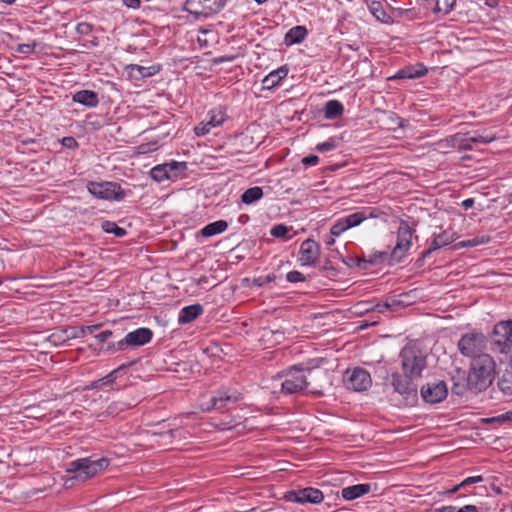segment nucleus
Returning a JSON list of instances; mask_svg holds the SVG:
<instances>
[{
	"mask_svg": "<svg viewBox=\"0 0 512 512\" xmlns=\"http://www.w3.org/2000/svg\"><path fill=\"white\" fill-rule=\"evenodd\" d=\"M204 309L201 304H193L183 307L178 315V323L180 325L188 324L197 319Z\"/></svg>",
	"mask_w": 512,
	"mask_h": 512,
	"instance_id": "nucleus-21",
	"label": "nucleus"
},
{
	"mask_svg": "<svg viewBox=\"0 0 512 512\" xmlns=\"http://www.w3.org/2000/svg\"><path fill=\"white\" fill-rule=\"evenodd\" d=\"M35 43L33 44H20L18 45L17 51L23 54L31 53L35 48Z\"/></svg>",
	"mask_w": 512,
	"mask_h": 512,
	"instance_id": "nucleus-47",
	"label": "nucleus"
},
{
	"mask_svg": "<svg viewBox=\"0 0 512 512\" xmlns=\"http://www.w3.org/2000/svg\"><path fill=\"white\" fill-rule=\"evenodd\" d=\"M441 147H453L458 150H471L472 145L468 143V133H456L447 137L439 143Z\"/></svg>",
	"mask_w": 512,
	"mask_h": 512,
	"instance_id": "nucleus-20",
	"label": "nucleus"
},
{
	"mask_svg": "<svg viewBox=\"0 0 512 512\" xmlns=\"http://www.w3.org/2000/svg\"><path fill=\"white\" fill-rule=\"evenodd\" d=\"M490 241H491L490 236H486V235L476 236L472 239L458 242L457 244H455L454 248L459 249V248H464V247H475L478 245L487 244Z\"/></svg>",
	"mask_w": 512,
	"mask_h": 512,
	"instance_id": "nucleus-34",
	"label": "nucleus"
},
{
	"mask_svg": "<svg viewBox=\"0 0 512 512\" xmlns=\"http://www.w3.org/2000/svg\"><path fill=\"white\" fill-rule=\"evenodd\" d=\"M123 367H118L117 369L113 370L112 372H110L108 375H106L105 377L95 381L92 385H91V388H97L99 386V384L101 385H108V384H112L115 380H116V377H117V373L122 370Z\"/></svg>",
	"mask_w": 512,
	"mask_h": 512,
	"instance_id": "nucleus-38",
	"label": "nucleus"
},
{
	"mask_svg": "<svg viewBox=\"0 0 512 512\" xmlns=\"http://www.w3.org/2000/svg\"><path fill=\"white\" fill-rule=\"evenodd\" d=\"M153 332L149 328H138L132 332H129L124 339L118 342V349H123L126 346H142L150 342L152 339Z\"/></svg>",
	"mask_w": 512,
	"mask_h": 512,
	"instance_id": "nucleus-16",
	"label": "nucleus"
},
{
	"mask_svg": "<svg viewBox=\"0 0 512 512\" xmlns=\"http://www.w3.org/2000/svg\"><path fill=\"white\" fill-rule=\"evenodd\" d=\"M402 368L411 378H419L426 368V356L414 346H406L400 353Z\"/></svg>",
	"mask_w": 512,
	"mask_h": 512,
	"instance_id": "nucleus-3",
	"label": "nucleus"
},
{
	"mask_svg": "<svg viewBox=\"0 0 512 512\" xmlns=\"http://www.w3.org/2000/svg\"><path fill=\"white\" fill-rule=\"evenodd\" d=\"M307 35V29L304 26H295L291 28L285 35V43L292 45L301 43Z\"/></svg>",
	"mask_w": 512,
	"mask_h": 512,
	"instance_id": "nucleus-28",
	"label": "nucleus"
},
{
	"mask_svg": "<svg viewBox=\"0 0 512 512\" xmlns=\"http://www.w3.org/2000/svg\"><path fill=\"white\" fill-rule=\"evenodd\" d=\"M347 229L344 220L341 218L331 227L330 232L333 236H339Z\"/></svg>",
	"mask_w": 512,
	"mask_h": 512,
	"instance_id": "nucleus-41",
	"label": "nucleus"
},
{
	"mask_svg": "<svg viewBox=\"0 0 512 512\" xmlns=\"http://www.w3.org/2000/svg\"><path fill=\"white\" fill-rule=\"evenodd\" d=\"M493 344L499 352L509 353L512 349V321H502L494 327Z\"/></svg>",
	"mask_w": 512,
	"mask_h": 512,
	"instance_id": "nucleus-11",
	"label": "nucleus"
},
{
	"mask_svg": "<svg viewBox=\"0 0 512 512\" xmlns=\"http://www.w3.org/2000/svg\"><path fill=\"white\" fill-rule=\"evenodd\" d=\"M334 242H335V240H334L333 238H330V239L326 242V244H327V245H332V244H334Z\"/></svg>",
	"mask_w": 512,
	"mask_h": 512,
	"instance_id": "nucleus-63",
	"label": "nucleus"
},
{
	"mask_svg": "<svg viewBox=\"0 0 512 512\" xmlns=\"http://www.w3.org/2000/svg\"><path fill=\"white\" fill-rule=\"evenodd\" d=\"M416 300L417 296L413 293V290H409L398 295L388 296L385 302L383 304H378L377 307L379 308V312H383L384 309L398 311L414 304Z\"/></svg>",
	"mask_w": 512,
	"mask_h": 512,
	"instance_id": "nucleus-14",
	"label": "nucleus"
},
{
	"mask_svg": "<svg viewBox=\"0 0 512 512\" xmlns=\"http://www.w3.org/2000/svg\"><path fill=\"white\" fill-rule=\"evenodd\" d=\"M487 422L488 423H493V422H497V423L512 422V409L510 411H507L505 413H502L500 415H497V416H494V417H491V418L487 419Z\"/></svg>",
	"mask_w": 512,
	"mask_h": 512,
	"instance_id": "nucleus-39",
	"label": "nucleus"
},
{
	"mask_svg": "<svg viewBox=\"0 0 512 512\" xmlns=\"http://www.w3.org/2000/svg\"><path fill=\"white\" fill-rule=\"evenodd\" d=\"M227 228L228 223L225 220H218L202 228L200 234L203 237H211L224 232Z\"/></svg>",
	"mask_w": 512,
	"mask_h": 512,
	"instance_id": "nucleus-30",
	"label": "nucleus"
},
{
	"mask_svg": "<svg viewBox=\"0 0 512 512\" xmlns=\"http://www.w3.org/2000/svg\"><path fill=\"white\" fill-rule=\"evenodd\" d=\"M448 394L447 385L444 381L427 383L421 388V396L427 403L435 404L443 401Z\"/></svg>",
	"mask_w": 512,
	"mask_h": 512,
	"instance_id": "nucleus-15",
	"label": "nucleus"
},
{
	"mask_svg": "<svg viewBox=\"0 0 512 512\" xmlns=\"http://www.w3.org/2000/svg\"><path fill=\"white\" fill-rule=\"evenodd\" d=\"M452 391L457 394V395H461L462 394V390L461 388L459 387V385H455L453 388H452Z\"/></svg>",
	"mask_w": 512,
	"mask_h": 512,
	"instance_id": "nucleus-59",
	"label": "nucleus"
},
{
	"mask_svg": "<svg viewBox=\"0 0 512 512\" xmlns=\"http://www.w3.org/2000/svg\"><path fill=\"white\" fill-rule=\"evenodd\" d=\"M263 196L262 188L255 186L247 189L242 195L241 200L245 204H252L260 200Z\"/></svg>",
	"mask_w": 512,
	"mask_h": 512,
	"instance_id": "nucleus-32",
	"label": "nucleus"
},
{
	"mask_svg": "<svg viewBox=\"0 0 512 512\" xmlns=\"http://www.w3.org/2000/svg\"><path fill=\"white\" fill-rule=\"evenodd\" d=\"M166 174H171V177H172V176H175V175H176V170H170V169H167V170H166Z\"/></svg>",
	"mask_w": 512,
	"mask_h": 512,
	"instance_id": "nucleus-62",
	"label": "nucleus"
},
{
	"mask_svg": "<svg viewBox=\"0 0 512 512\" xmlns=\"http://www.w3.org/2000/svg\"><path fill=\"white\" fill-rule=\"evenodd\" d=\"M226 119V114L222 109H214L210 112V118L207 122H201L194 128L197 136H204L210 132L212 128L218 127Z\"/></svg>",
	"mask_w": 512,
	"mask_h": 512,
	"instance_id": "nucleus-18",
	"label": "nucleus"
},
{
	"mask_svg": "<svg viewBox=\"0 0 512 512\" xmlns=\"http://www.w3.org/2000/svg\"><path fill=\"white\" fill-rule=\"evenodd\" d=\"M435 10L436 11H441V7L439 6V1H437V4H436V7H435Z\"/></svg>",
	"mask_w": 512,
	"mask_h": 512,
	"instance_id": "nucleus-64",
	"label": "nucleus"
},
{
	"mask_svg": "<svg viewBox=\"0 0 512 512\" xmlns=\"http://www.w3.org/2000/svg\"><path fill=\"white\" fill-rule=\"evenodd\" d=\"M495 368L496 364L489 354L477 357L471 362L467 387L474 392L486 390L494 380Z\"/></svg>",
	"mask_w": 512,
	"mask_h": 512,
	"instance_id": "nucleus-1",
	"label": "nucleus"
},
{
	"mask_svg": "<svg viewBox=\"0 0 512 512\" xmlns=\"http://www.w3.org/2000/svg\"><path fill=\"white\" fill-rule=\"evenodd\" d=\"M482 481H483V477L482 476H480V475L479 476H472V477H468L465 480H463L460 483V486L466 487L467 485L474 484V483H479V482H482Z\"/></svg>",
	"mask_w": 512,
	"mask_h": 512,
	"instance_id": "nucleus-46",
	"label": "nucleus"
},
{
	"mask_svg": "<svg viewBox=\"0 0 512 512\" xmlns=\"http://www.w3.org/2000/svg\"><path fill=\"white\" fill-rule=\"evenodd\" d=\"M457 238V234L451 230H445L439 234H434V239L431 246L423 251L422 257H428L433 251L440 249L441 247L447 246L454 242Z\"/></svg>",
	"mask_w": 512,
	"mask_h": 512,
	"instance_id": "nucleus-19",
	"label": "nucleus"
},
{
	"mask_svg": "<svg viewBox=\"0 0 512 512\" xmlns=\"http://www.w3.org/2000/svg\"><path fill=\"white\" fill-rule=\"evenodd\" d=\"M241 399V394L235 390L222 388L218 390L208 401L201 403L203 411H223L234 405Z\"/></svg>",
	"mask_w": 512,
	"mask_h": 512,
	"instance_id": "nucleus-5",
	"label": "nucleus"
},
{
	"mask_svg": "<svg viewBox=\"0 0 512 512\" xmlns=\"http://www.w3.org/2000/svg\"><path fill=\"white\" fill-rule=\"evenodd\" d=\"M344 383L348 389L361 392L367 390L372 385V379L365 369L358 367L352 371H346Z\"/></svg>",
	"mask_w": 512,
	"mask_h": 512,
	"instance_id": "nucleus-10",
	"label": "nucleus"
},
{
	"mask_svg": "<svg viewBox=\"0 0 512 512\" xmlns=\"http://www.w3.org/2000/svg\"><path fill=\"white\" fill-rule=\"evenodd\" d=\"M318 161L319 157L317 155H310L302 159V163L306 166L316 165Z\"/></svg>",
	"mask_w": 512,
	"mask_h": 512,
	"instance_id": "nucleus-49",
	"label": "nucleus"
},
{
	"mask_svg": "<svg viewBox=\"0 0 512 512\" xmlns=\"http://www.w3.org/2000/svg\"><path fill=\"white\" fill-rule=\"evenodd\" d=\"M461 488H464V486H460V484L454 486L451 490L448 491V493H456L458 490H460Z\"/></svg>",
	"mask_w": 512,
	"mask_h": 512,
	"instance_id": "nucleus-60",
	"label": "nucleus"
},
{
	"mask_svg": "<svg viewBox=\"0 0 512 512\" xmlns=\"http://www.w3.org/2000/svg\"><path fill=\"white\" fill-rule=\"evenodd\" d=\"M427 68L423 64H416L413 66H407L401 70H399L395 78L398 79H418L427 74Z\"/></svg>",
	"mask_w": 512,
	"mask_h": 512,
	"instance_id": "nucleus-23",
	"label": "nucleus"
},
{
	"mask_svg": "<svg viewBox=\"0 0 512 512\" xmlns=\"http://www.w3.org/2000/svg\"><path fill=\"white\" fill-rule=\"evenodd\" d=\"M288 74V69L286 67H280L277 70L272 71L262 80V85L264 89H272L279 84V82L285 78Z\"/></svg>",
	"mask_w": 512,
	"mask_h": 512,
	"instance_id": "nucleus-25",
	"label": "nucleus"
},
{
	"mask_svg": "<svg viewBox=\"0 0 512 512\" xmlns=\"http://www.w3.org/2000/svg\"><path fill=\"white\" fill-rule=\"evenodd\" d=\"M224 6L225 0H187L185 10L199 19L218 13Z\"/></svg>",
	"mask_w": 512,
	"mask_h": 512,
	"instance_id": "nucleus-6",
	"label": "nucleus"
},
{
	"mask_svg": "<svg viewBox=\"0 0 512 512\" xmlns=\"http://www.w3.org/2000/svg\"><path fill=\"white\" fill-rule=\"evenodd\" d=\"M412 241V229L406 223H401L397 231V242L390 256L395 262H401L409 250Z\"/></svg>",
	"mask_w": 512,
	"mask_h": 512,
	"instance_id": "nucleus-9",
	"label": "nucleus"
},
{
	"mask_svg": "<svg viewBox=\"0 0 512 512\" xmlns=\"http://www.w3.org/2000/svg\"><path fill=\"white\" fill-rule=\"evenodd\" d=\"M62 144H63V146L70 148V149L76 148L78 146V143L74 137H64L62 139Z\"/></svg>",
	"mask_w": 512,
	"mask_h": 512,
	"instance_id": "nucleus-48",
	"label": "nucleus"
},
{
	"mask_svg": "<svg viewBox=\"0 0 512 512\" xmlns=\"http://www.w3.org/2000/svg\"><path fill=\"white\" fill-rule=\"evenodd\" d=\"M386 255H387L386 252H378V253L371 255L369 257V259H366L364 257L357 258L355 260L356 266L360 269H368L369 265L378 263L380 260H382L384 257H386Z\"/></svg>",
	"mask_w": 512,
	"mask_h": 512,
	"instance_id": "nucleus-33",
	"label": "nucleus"
},
{
	"mask_svg": "<svg viewBox=\"0 0 512 512\" xmlns=\"http://www.w3.org/2000/svg\"><path fill=\"white\" fill-rule=\"evenodd\" d=\"M88 191L95 197L104 200H122L125 197L124 191L114 182H89Z\"/></svg>",
	"mask_w": 512,
	"mask_h": 512,
	"instance_id": "nucleus-8",
	"label": "nucleus"
},
{
	"mask_svg": "<svg viewBox=\"0 0 512 512\" xmlns=\"http://www.w3.org/2000/svg\"><path fill=\"white\" fill-rule=\"evenodd\" d=\"M113 335V332L111 330H104L98 334L95 335V338L99 343L106 342L109 338H111Z\"/></svg>",
	"mask_w": 512,
	"mask_h": 512,
	"instance_id": "nucleus-45",
	"label": "nucleus"
},
{
	"mask_svg": "<svg viewBox=\"0 0 512 512\" xmlns=\"http://www.w3.org/2000/svg\"><path fill=\"white\" fill-rule=\"evenodd\" d=\"M473 205H474V199H473V198L465 199V200L462 202V207H463L465 210H467V209L471 208Z\"/></svg>",
	"mask_w": 512,
	"mask_h": 512,
	"instance_id": "nucleus-56",
	"label": "nucleus"
},
{
	"mask_svg": "<svg viewBox=\"0 0 512 512\" xmlns=\"http://www.w3.org/2000/svg\"><path fill=\"white\" fill-rule=\"evenodd\" d=\"M15 1H16V0H0V2L5 3V4H8V5L13 4Z\"/></svg>",
	"mask_w": 512,
	"mask_h": 512,
	"instance_id": "nucleus-61",
	"label": "nucleus"
},
{
	"mask_svg": "<svg viewBox=\"0 0 512 512\" xmlns=\"http://www.w3.org/2000/svg\"><path fill=\"white\" fill-rule=\"evenodd\" d=\"M92 25L86 22H81L76 26V32L80 35H88L92 32Z\"/></svg>",
	"mask_w": 512,
	"mask_h": 512,
	"instance_id": "nucleus-44",
	"label": "nucleus"
},
{
	"mask_svg": "<svg viewBox=\"0 0 512 512\" xmlns=\"http://www.w3.org/2000/svg\"><path fill=\"white\" fill-rule=\"evenodd\" d=\"M101 325H89V326H81V327H68L63 330L67 339H75L85 336L86 334L94 333Z\"/></svg>",
	"mask_w": 512,
	"mask_h": 512,
	"instance_id": "nucleus-27",
	"label": "nucleus"
},
{
	"mask_svg": "<svg viewBox=\"0 0 512 512\" xmlns=\"http://www.w3.org/2000/svg\"><path fill=\"white\" fill-rule=\"evenodd\" d=\"M265 279H266L265 281H261V278H259L257 285L262 286L266 283H271V282H273L275 285H279V283L276 282L277 277L275 275H268V276H266Z\"/></svg>",
	"mask_w": 512,
	"mask_h": 512,
	"instance_id": "nucleus-52",
	"label": "nucleus"
},
{
	"mask_svg": "<svg viewBox=\"0 0 512 512\" xmlns=\"http://www.w3.org/2000/svg\"><path fill=\"white\" fill-rule=\"evenodd\" d=\"M74 102L80 103L87 107H96L99 103L98 94L91 90L77 91L73 97Z\"/></svg>",
	"mask_w": 512,
	"mask_h": 512,
	"instance_id": "nucleus-24",
	"label": "nucleus"
},
{
	"mask_svg": "<svg viewBox=\"0 0 512 512\" xmlns=\"http://www.w3.org/2000/svg\"><path fill=\"white\" fill-rule=\"evenodd\" d=\"M336 147H337L336 141L334 139H329V140H327V141H325L323 143H319L316 146V150L318 152L324 153V152L332 151Z\"/></svg>",
	"mask_w": 512,
	"mask_h": 512,
	"instance_id": "nucleus-40",
	"label": "nucleus"
},
{
	"mask_svg": "<svg viewBox=\"0 0 512 512\" xmlns=\"http://www.w3.org/2000/svg\"><path fill=\"white\" fill-rule=\"evenodd\" d=\"M181 433H182L181 430L176 429V430H170V431L166 432L165 434H163V436H168L169 435V436L175 437L177 435H181Z\"/></svg>",
	"mask_w": 512,
	"mask_h": 512,
	"instance_id": "nucleus-57",
	"label": "nucleus"
},
{
	"mask_svg": "<svg viewBox=\"0 0 512 512\" xmlns=\"http://www.w3.org/2000/svg\"><path fill=\"white\" fill-rule=\"evenodd\" d=\"M370 491L371 484L363 483L343 488L341 495L345 500L351 501L369 493Z\"/></svg>",
	"mask_w": 512,
	"mask_h": 512,
	"instance_id": "nucleus-22",
	"label": "nucleus"
},
{
	"mask_svg": "<svg viewBox=\"0 0 512 512\" xmlns=\"http://www.w3.org/2000/svg\"><path fill=\"white\" fill-rule=\"evenodd\" d=\"M130 69H131V72H133L134 70H136L137 72H139V74H140L142 77H146V76L151 75V73H150V72H148V68H145V67H142V66H139V65H131V66H130Z\"/></svg>",
	"mask_w": 512,
	"mask_h": 512,
	"instance_id": "nucleus-51",
	"label": "nucleus"
},
{
	"mask_svg": "<svg viewBox=\"0 0 512 512\" xmlns=\"http://www.w3.org/2000/svg\"><path fill=\"white\" fill-rule=\"evenodd\" d=\"M285 499L290 502L305 504H319L323 501L324 495L321 490L313 487H306L299 490H292L285 493Z\"/></svg>",
	"mask_w": 512,
	"mask_h": 512,
	"instance_id": "nucleus-12",
	"label": "nucleus"
},
{
	"mask_svg": "<svg viewBox=\"0 0 512 512\" xmlns=\"http://www.w3.org/2000/svg\"><path fill=\"white\" fill-rule=\"evenodd\" d=\"M319 255L320 245L312 239H307L300 246L298 260L302 266H310L316 263Z\"/></svg>",
	"mask_w": 512,
	"mask_h": 512,
	"instance_id": "nucleus-17",
	"label": "nucleus"
},
{
	"mask_svg": "<svg viewBox=\"0 0 512 512\" xmlns=\"http://www.w3.org/2000/svg\"><path fill=\"white\" fill-rule=\"evenodd\" d=\"M280 383L281 392L284 394H296L303 391L307 386V378L303 369L292 368L283 376Z\"/></svg>",
	"mask_w": 512,
	"mask_h": 512,
	"instance_id": "nucleus-7",
	"label": "nucleus"
},
{
	"mask_svg": "<svg viewBox=\"0 0 512 512\" xmlns=\"http://www.w3.org/2000/svg\"><path fill=\"white\" fill-rule=\"evenodd\" d=\"M102 228L107 233H113L117 237H123L127 234V231L119 227L116 223L111 221H105L102 223Z\"/></svg>",
	"mask_w": 512,
	"mask_h": 512,
	"instance_id": "nucleus-36",
	"label": "nucleus"
},
{
	"mask_svg": "<svg viewBox=\"0 0 512 512\" xmlns=\"http://www.w3.org/2000/svg\"><path fill=\"white\" fill-rule=\"evenodd\" d=\"M498 386L504 394L512 395V362L505 368L499 379Z\"/></svg>",
	"mask_w": 512,
	"mask_h": 512,
	"instance_id": "nucleus-29",
	"label": "nucleus"
},
{
	"mask_svg": "<svg viewBox=\"0 0 512 512\" xmlns=\"http://www.w3.org/2000/svg\"><path fill=\"white\" fill-rule=\"evenodd\" d=\"M415 378L409 375H401L398 372L392 373L391 384L395 392L402 395L405 399L415 398L417 395V386L414 383Z\"/></svg>",
	"mask_w": 512,
	"mask_h": 512,
	"instance_id": "nucleus-13",
	"label": "nucleus"
},
{
	"mask_svg": "<svg viewBox=\"0 0 512 512\" xmlns=\"http://www.w3.org/2000/svg\"><path fill=\"white\" fill-rule=\"evenodd\" d=\"M479 509L475 505H465L459 508L456 512H478Z\"/></svg>",
	"mask_w": 512,
	"mask_h": 512,
	"instance_id": "nucleus-54",
	"label": "nucleus"
},
{
	"mask_svg": "<svg viewBox=\"0 0 512 512\" xmlns=\"http://www.w3.org/2000/svg\"><path fill=\"white\" fill-rule=\"evenodd\" d=\"M455 507L453 506H443L440 508L430 509L427 512H454Z\"/></svg>",
	"mask_w": 512,
	"mask_h": 512,
	"instance_id": "nucleus-55",
	"label": "nucleus"
},
{
	"mask_svg": "<svg viewBox=\"0 0 512 512\" xmlns=\"http://www.w3.org/2000/svg\"><path fill=\"white\" fill-rule=\"evenodd\" d=\"M235 56L234 55H225V56H220V57H216L212 60V62L214 64H220V63H223V62H232L235 60Z\"/></svg>",
	"mask_w": 512,
	"mask_h": 512,
	"instance_id": "nucleus-50",
	"label": "nucleus"
},
{
	"mask_svg": "<svg viewBox=\"0 0 512 512\" xmlns=\"http://www.w3.org/2000/svg\"><path fill=\"white\" fill-rule=\"evenodd\" d=\"M486 348V337L482 333H467L463 335L458 341V349L460 353L472 361L484 353Z\"/></svg>",
	"mask_w": 512,
	"mask_h": 512,
	"instance_id": "nucleus-4",
	"label": "nucleus"
},
{
	"mask_svg": "<svg viewBox=\"0 0 512 512\" xmlns=\"http://www.w3.org/2000/svg\"><path fill=\"white\" fill-rule=\"evenodd\" d=\"M342 219L344 220L346 227L349 229L361 224L365 219H367V216L364 212H356Z\"/></svg>",
	"mask_w": 512,
	"mask_h": 512,
	"instance_id": "nucleus-35",
	"label": "nucleus"
},
{
	"mask_svg": "<svg viewBox=\"0 0 512 512\" xmlns=\"http://www.w3.org/2000/svg\"><path fill=\"white\" fill-rule=\"evenodd\" d=\"M455 3V0H451V2H448V0L444 1V4L446 5V13H448L449 11H451L453 9V5Z\"/></svg>",
	"mask_w": 512,
	"mask_h": 512,
	"instance_id": "nucleus-58",
	"label": "nucleus"
},
{
	"mask_svg": "<svg viewBox=\"0 0 512 512\" xmlns=\"http://www.w3.org/2000/svg\"><path fill=\"white\" fill-rule=\"evenodd\" d=\"M496 139L495 135L491 134H477L470 135L468 133V143L470 145L476 144V143H482V144H488L493 142Z\"/></svg>",
	"mask_w": 512,
	"mask_h": 512,
	"instance_id": "nucleus-37",
	"label": "nucleus"
},
{
	"mask_svg": "<svg viewBox=\"0 0 512 512\" xmlns=\"http://www.w3.org/2000/svg\"><path fill=\"white\" fill-rule=\"evenodd\" d=\"M179 163L172 162V163H165L162 165H157L153 167L150 171V176L153 180L157 182H162L166 179L171 178V174H166V170H177Z\"/></svg>",
	"mask_w": 512,
	"mask_h": 512,
	"instance_id": "nucleus-26",
	"label": "nucleus"
},
{
	"mask_svg": "<svg viewBox=\"0 0 512 512\" xmlns=\"http://www.w3.org/2000/svg\"><path fill=\"white\" fill-rule=\"evenodd\" d=\"M286 280L290 283L304 282L305 276L299 271H291L287 273Z\"/></svg>",
	"mask_w": 512,
	"mask_h": 512,
	"instance_id": "nucleus-43",
	"label": "nucleus"
},
{
	"mask_svg": "<svg viewBox=\"0 0 512 512\" xmlns=\"http://www.w3.org/2000/svg\"><path fill=\"white\" fill-rule=\"evenodd\" d=\"M123 2L127 7L133 8V9H137L141 5L140 0H123Z\"/></svg>",
	"mask_w": 512,
	"mask_h": 512,
	"instance_id": "nucleus-53",
	"label": "nucleus"
},
{
	"mask_svg": "<svg viewBox=\"0 0 512 512\" xmlns=\"http://www.w3.org/2000/svg\"><path fill=\"white\" fill-rule=\"evenodd\" d=\"M344 107L338 100H330L325 104L324 115L326 119H336L343 114Z\"/></svg>",
	"mask_w": 512,
	"mask_h": 512,
	"instance_id": "nucleus-31",
	"label": "nucleus"
},
{
	"mask_svg": "<svg viewBox=\"0 0 512 512\" xmlns=\"http://www.w3.org/2000/svg\"><path fill=\"white\" fill-rule=\"evenodd\" d=\"M289 230L290 228H288L287 226L279 224L271 229V235L277 238H281L284 237L289 232Z\"/></svg>",
	"mask_w": 512,
	"mask_h": 512,
	"instance_id": "nucleus-42",
	"label": "nucleus"
},
{
	"mask_svg": "<svg viewBox=\"0 0 512 512\" xmlns=\"http://www.w3.org/2000/svg\"><path fill=\"white\" fill-rule=\"evenodd\" d=\"M108 466L106 458L92 460L91 458H80L70 462L66 471L71 474V480L85 482L94 477Z\"/></svg>",
	"mask_w": 512,
	"mask_h": 512,
	"instance_id": "nucleus-2",
	"label": "nucleus"
}]
</instances>
